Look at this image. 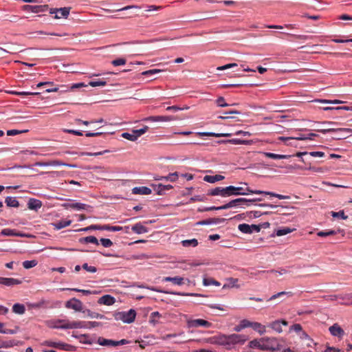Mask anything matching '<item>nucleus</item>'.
<instances>
[{
    "instance_id": "nucleus-18",
    "label": "nucleus",
    "mask_w": 352,
    "mask_h": 352,
    "mask_svg": "<svg viewBox=\"0 0 352 352\" xmlns=\"http://www.w3.org/2000/svg\"><path fill=\"white\" fill-rule=\"evenodd\" d=\"M151 192V189L146 186L134 187L132 189V193L134 195H150Z\"/></svg>"
},
{
    "instance_id": "nucleus-44",
    "label": "nucleus",
    "mask_w": 352,
    "mask_h": 352,
    "mask_svg": "<svg viewBox=\"0 0 352 352\" xmlns=\"http://www.w3.org/2000/svg\"><path fill=\"white\" fill-rule=\"evenodd\" d=\"M80 241L81 242L90 243L98 245V241L97 238L94 236H89L82 238V239H80Z\"/></svg>"
},
{
    "instance_id": "nucleus-7",
    "label": "nucleus",
    "mask_w": 352,
    "mask_h": 352,
    "mask_svg": "<svg viewBox=\"0 0 352 352\" xmlns=\"http://www.w3.org/2000/svg\"><path fill=\"white\" fill-rule=\"evenodd\" d=\"M36 166H64L71 168H76L77 165L64 163L60 160H50L47 162H37L34 164Z\"/></svg>"
},
{
    "instance_id": "nucleus-51",
    "label": "nucleus",
    "mask_w": 352,
    "mask_h": 352,
    "mask_svg": "<svg viewBox=\"0 0 352 352\" xmlns=\"http://www.w3.org/2000/svg\"><path fill=\"white\" fill-rule=\"evenodd\" d=\"M292 232V230L289 228H283L276 231V234L278 236L286 235Z\"/></svg>"
},
{
    "instance_id": "nucleus-10",
    "label": "nucleus",
    "mask_w": 352,
    "mask_h": 352,
    "mask_svg": "<svg viewBox=\"0 0 352 352\" xmlns=\"http://www.w3.org/2000/svg\"><path fill=\"white\" fill-rule=\"evenodd\" d=\"M50 14H55L56 19L67 18L69 14V8H61L50 9Z\"/></svg>"
},
{
    "instance_id": "nucleus-32",
    "label": "nucleus",
    "mask_w": 352,
    "mask_h": 352,
    "mask_svg": "<svg viewBox=\"0 0 352 352\" xmlns=\"http://www.w3.org/2000/svg\"><path fill=\"white\" fill-rule=\"evenodd\" d=\"M5 203L8 207L18 208L20 205L16 197L10 196L6 198Z\"/></svg>"
},
{
    "instance_id": "nucleus-6",
    "label": "nucleus",
    "mask_w": 352,
    "mask_h": 352,
    "mask_svg": "<svg viewBox=\"0 0 352 352\" xmlns=\"http://www.w3.org/2000/svg\"><path fill=\"white\" fill-rule=\"evenodd\" d=\"M262 199L261 198H254L252 199H248L245 198H237L235 199H232L228 203L221 206V208L228 209L237 206H240L243 204H246L248 202H255V201H261Z\"/></svg>"
},
{
    "instance_id": "nucleus-52",
    "label": "nucleus",
    "mask_w": 352,
    "mask_h": 352,
    "mask_svg": "<svg viewBox=\"0 0 352 352\" xmlns=\"http://www.w3.org/2000/svg\"><path fill=\"white\" fill-rule=\"evenodd\" d=\"M101 324L98 322H84V329H91L100 326Z\"/></svg>"
},
{
    "instance_id": "nucleus-5",
    "label": "nucleus",
    "mask_w": 352,
    "mask_h": 352,
    "mask_svg": "<svg viewBox=\"0 0 352 352\" xmlns=\"http://www.w3.org/2000/svg\"><path fill=\"white\" fill-rule=\"evenodd\" d=\"M278 348V342L275 338H261V350L276 351Z\"/></svg>"
},
{
    "instance_id": "nucleus-14",
    "label": "nucleus",
    "mask_w": 352,
    "mask_h": 352,
    "mask_svg": "<svg viewBox=\"0 0 352 352\" xmlns=\"http://www.w3.org/2000/svg\"><path fill=\"white\" fill-rule=\"evenodd\" d=\"M174 118L173 116H149L143 119V121L145 122H169L173 120Z\"/></svg>"
},
{
    "instance_id": "nucleus-39",
    "label": "nucleus",
    "mask_w": 352,
    "mask_h": 352,
    "mask_svg": "<svg viewBox=\"0 0 352 352\" xmlns=\"http://www.w3.org/2000/svg\"><path fill=\"white\" fill-rule=\"evenodd\" d=\"M12 311L16 314L22 315L25 311V307L23 304L16 303L12 306Z\"/></svg>"
},
{
    "instance_id": "nucleus-4",
    "label": "nucleus",
    "mask_w": 352,
    "mask_h": 352,
    "mask_svg": "<svg viewBox=\"0 0 352 352\" xmlns=\"http://www.w3.org/2000/svg\"><path fill=\"white\" fill-rule=\"evenodd\" d=\"M136 312L134 309H130L128 311L117 312L114 314L116 320H122L124 323H131L135 320Z\"/></svg>"
},
{
    "instance_id": "nucleus-30",
    "label": "nucleus",
    "mask_w": 352,
    "mask_h": 352,
    "mask_svg": "<svg viewBox=\"0 0 352 352\" xmlns=\"http://www.w3.org/2000/svg\"><path fill=\"white\" fill-rule=\"evenodd\" d=\"M351 294H345V295H340V296H334L332 300H338L340 299L342 300L341 302V304L343 305H352V300H351Z\"/></svg>"
},
{
    "instance_id": "nucleus-37",
    "label": "nucleus",
    "mask_w": 352,
    "mask_h": 352,
    "mask_svg": "<svg viewBox=\"0 0 352 352\" xmlns=\"http://www.w3.org/2000/svg\"><path fill=\"white\" fill-rule=\"evenodd\" d=\"M203 284L204 286L214 285V286L219 287L221 285V283L219 281L214 280L212 278L206 277V276L204 277V278H203Z\"/></svg>"
},
{
    "instance_id": "nucleus-57",
    "label": "nucleus",
    "mask_w": 352,
    "mask_h": 352,
    "mask_svg": "<svg viewBox=\"0 0 352 352\" xmlns=\"http://www.w3.org/2000/svg\"><path fill=\"white\" fill-rule=\"evenodd\" d=\"M126 59L124 58H118V59H116V60H113L111 63L114 66H120V65H124L126 64Z\"/></svg>"
},
{
    "instance_id": "nucleus-23",
    "label": "nucleus",
    "mask_w": 352,
    "mask_h": 352,
    "mask_svg": "<svg viewBox=\"0 0 352 352\" xmlns=\"http://www.w3.org/2000/svg\"><path fill=\"white\" fill-rule=\"evenodd\" d=\"M166 338H174L175 343H184L188 341L184 333H180L179 334H168L166 336Z\"/></svg>"
},
{
    "instance_id": "nucleus-19",
    "label": "nucleus",
    "mask_w": 352,
    "mask_h": 352,
    "mask_svg": "<svg viewBox=\"0 0 352 352\" xmlns=\"http://www.w3.org/2000/svg\"><path fill=\"white\" fill-rule=\"evenodd\" d=\"M226 221L223 218H211L206 220H203L197 223V225H210V224H218L221 223Z\"/></svg>"
},
{
    "instance_id": "nucleus-47",
    "label": "nucleus",
    "mask_w": 352,
    "mask_h": 352,
    "mask_svg": "<svg viewBox=\"0 0 352 352\" xmlns=\"http://www.w3.org/2000/svg\"><path fill=\"white\" fill-rule=\"evenodd\" d=\"M37 261L36 260L31 261H25L23 262V267L25 269H30L32 267H35L37 265Z\"/></svg>"
},
{
    "instance_id": "nucleus-60",
    "label": "nucleus",
    "mask_w": 352,
    "mask_h": 352,
    "mask_svg": "<svg viewBox=\"0 0 352 352\" xmlns=\"http://www.w3.org/2000/svg\"><path fill=\"white\" fill-rule=\"evenodd\" d=\"M101 244L105 248H109L113 245L112 241L109 239H100Z\"/></svg>"
},
{
    "instance_id": "nucleus-35",
    "label": "nucleus",
    "mask_w": 352,
    "mask_h": 352,
    "mask_svg": "<svg viewBox=\"0 0 352 352\" xmlns=\"http://www.w3.org/2000/svg\"><path fill=\"white\" fill-rule=\"evenodd\" d=\"M71 223H72L71 220L63 219V220H60L58 222L53 223V226L55 229L60 230L62 228H64L69 226Z\"/></svg>"
},
{
    "instance_id": "nucleus-63",
    "label": "nucleus",
    "mask_w": 352,
    "mask_h": 352,
    "mask_svg": "<svg viewBox=\"0 0 352 352\" xmlns=\"http://www.w3.org/2000/svg\"><path fill=\"white\" fill-rule=\"evenodd\" d=\"M287 294H290V292H278L273 296H272L267 300H275L278 297H280L282 296H284V295H286Z\"/></svg>"
},
{
    "instance_id": "nucleus-55",
    "label": "nucleus",
    "mask_w": 352,
    "mask_h": 352,
    "mask_svg": "<svg viewBox=\"0 0 352 352\" xmlns=\"http://www.w3.org/2000/svg\"><path fill=\"white\" fill-rule=\"evenodd\" d=\"M216 104L217 106L221 107H226L229 106L228 103L225 102V99L223 97L220 96L216 100Z\"/></svg>"
},
{
    "instance_id": "nucleus-17",
    "label": "nucleus",
    "mask_w": 352,
    "mask_h": 352,
    "mask_svg": "<svg viewBox=\"0 0 352 352\" xmlns=\"http://www.w3.org/2000/svg\"><path fill=\"white\" fill-rule=\"evenodd\" d=\"M282 325L287 326L288 322L286 320H276L270 323L268 326L277 333H281L283 331Z\"/></svg>"
},
{
    "instance_id": "nucleus-42",
    "label": "nucleus",
    "mask_w": 352,
    "mask_h": 352,
    "mask_svg": "<svg viewBox=\"0 0 352 352\" xmlns=\"http://www.w3.org/2000/svg\"><path fill=\"white\" fill-rule=\"evenodd\" d=\"M182 244L184 247H196L198 245V241L196 239H187L182 241Z\"/></svg>"
},
{
    "instance_id": "nucleus-26",
    "label": "nucleus",
    "mask_w": 352,
    "mask_h": 352,
    "mask_svg": "<svg viewBox=\"0 0 352 352\" xmlns=\"http://www.w3.org/2000/svg\"><path fill=\"white\" fill-rule=\"evenodd\" d=\"M163 281L164 282H172L173 284L176 285H182L184 284V278L180 276H166L163 278Z\"/></svg>"
},
{
    "instance_id": "nucleus-45",
    "label": "nucleus",
    "mask_w": 352,
    "mask_h": 352,
    "mask_svg": "<svg viewBox=\"0 0 352 352\" xmlns=\"http://www.w3.org/2000/svg\"><path fill=\"white\" fill-rule=\"evenodd\" d=\"M340 231V230H338V231H336V230L320 231L317 233V235L318 236H321V237L335 235Z\"/></svg>"
},
{
    "instance_id": "nucleus-20",
    "label": "nucleus",
    "mask_w": 352,
    "mask_h": 352,
    "mask_svg": "<svg viewBox=\"0 0 352 352\" xmlns=\"http://www.w3.org/2000/svg\"><path fill=\"white\" fill-rule=\"evenodd\" d=\"M94 228H97L98 230H107L112 232H118L123 229L121 226H113L110 225H98V226H95Z\"/></svg>"
},
{
    "instance_id": "nucleus-33",
    "label": "nucleus",
    "mask_w": 352,
    "mask_h": 352,
    "mask_svg": "<svg viewBox=\"0 0 352 352\" xmlns=\"http://www.w3.org/2000/svg\"><path fill=\"white\" fill-rule=\"evenodd\" d=\"M45 344L48 346H52V347L58 348V349H65V350H68V347L70 346L69 345L66 344H63L61 342H51V341H46Z\"/></svg>"
},
{
    "instance_id": "nucleus-3",
    "label": "nucleus",
    "mask_w": 352,
    "mask_h": 352,
    "mask_svg": "<svg viewBox=\"0 0 352 352\" xmlns=\"http://www.w3.org/2000/svg\"><path fill=\"white\" fill-rule=\"evenodd\" d=\"M248 340V337L243 334L233 333L228 336H221L220 340L223 344H243Z\"/></svg>"
},
{
    "instance_id": "nucleus-25",
    "label": "nucleus",
    "mask_w": 352,
    "mask_h": 352,
    "mask_svg": "<svg viewBox=\"0 0 352 352\" xmlns=\"http://www.w3.org/2000/svg\"><path fill=\"white\" fill-rule=\"evenodd\" d=\"M42 206V203L40 200L36 199H30L28 203V207L30 210H37Z\"/></svg>"
},
{
    "instance_id": "nucleus-38",
    "label": "nucleus",
    "mask_w": 352,
    "mask_h": 352,
    "mask_svg": "<svg viewBox=\"0 0 352 352\" xmlns=\"http://www.w3.org/2000/svg\"><path fill=\"white\" fill-rule=\"evenodd\" d=\"M66 206L68 208H72V209H75V210H87V208L89 207L87 204H82V203H77V202L76 203H72V204H68Z\"/></svg>"
},
{
    "instance_id": "nucleus-31",
    "label": "nucleus",
    "mask_w": 352,
    "mask_h": 352,
    "mask_svg": "<svg viewBox=\"0 0 352 352\" xmlns=\"http://www.w3.org/2000/svg\"><path fill=\"white\" fill-rule=\"evenodd\" d=\"M131 230L136 234H140L148 232V228L142 226L140 223H136L132 226Z\"/></svg>"
},
{
    "instance_id": "nucleus-21",
    "label": "nucleus",
    "mask_w": 352,
    "mask_h": 352,
    "mask_svg": "<svg viewBox=\"0 0 352 352\" xmlns=\"http://www.w3.org/2000/svg\"><path fill=\"white\" fill-rule=\"evenodd\" d=\"M1 234L3 236H29V235L21 232H16L14 230L6 228L1 230Z\"/></svg>"
},
{
    "instance_id": "nucleus-36",
    "label": "nucleus",
    "mask_w": 352,
    "mask_h": 352,
    "mask_svg": "<svg viewBox=\"0 0 352 352\" xmlns=\"http://www.w3.org/2000/svg\"><path fill=\"white\" fill-rule=\"evenodd\" d=\"M263 155L265 156H266L267 157L272 158V159H274V160L287 159V158L291 157V155H280V154H276V153H267V152L263 153Z\"/></svg>"
},
{
    "instance_id": "nucleus-54",
    "label": "nucleus",
    "mask_w": 352,
    "mask_h": 352,
    "mask_svg": "<svg viewBox=\"0 0 352 352\" xmlns=\"http://www.w3.org/2000/svg\"><path fill=\"white\" fill-rule=\"evenodd\" d=\"M163 71L164 70H162V69H149V70L143 72L142 73V75H143V76L153 75V74H156L160 73Z\"/></svg>"
},
{
    "instance_id": "nucleus-58",
    "label": "nucleus",
    "mask_w": 352,
    "mask_h": 352,
    "mask_svg": "<svg viewBox=\"0 0 352 352\" xmlns=\"http://www.w3.org/2000/svg\"><path fill=\"white\" fill-rule=\"evenodd\" d=\"M82 269L85 270L86 271L91 272V273H95L97 272V269L94 266H89L87 263H84L82 266Z\"/></svg>"
},
{
    "instance_id": "nucleus-16",
    "label": "nucleus",
    "mask_w": 352,
    "mask_h": 352,
    "mask_svg": "<svg viewBox=\"0 0 352 352\" xmlns=\"http://www.w3.org/2000/svg\"><path fill=\"white\" fill-rule=\"evenodd\" d=\"M228 191L226 190V187L222 188V187H216L213 189H211L208 191V195L211 196H217L220 195L223 197H228Z\"/></svg>"
},
{
    "instance_id": "nucleus-8",
    "label": "nucleus",
    "mask_w": 352,
    "mask_h": 352,
    "mask_svg": "<svg viewBox=\"0 0 352 352\" xmlns=\"http://www.w3.org/2000/svg\"><path fill=\"white\" fill-rule=\"evenodd\" d=\"M187 326L188 328H197L199 327L210 328L212 327V324L204 319H189L187 320Z\"/></svg>"
},
{
    "instance_id": "nucleus-41",
    "label": "nucleus",
    "mask_w": 352,
    "mask_h": 352,
    "mask_svg": "<svg viewBox=\"0 0 352 352\" xmlns=\"http://www.w3.org/2000/svg\"><path fill=\"white\" fill-rule=\"evenodd\" d=\"M84 321H69V329H84Z\"/></svg>"
},
{
    "instance_id": "nucleus-48",
    "label": "nucleus",
    "mask_w": 352,
    "mask_h": 352,
    "mask_svg": "<svg viewBox=\"0 0 352 352\" xmlns=\"http://www.w3.org/2000/svg\"><path fill=\"white\" fill-rule=\"evenodd\" d=\"M178 176H179L178 173L175 172L173 173H170L168 176L163 177V178H164V180H166V181L175 182L177 179Z\"/></svg>"
},
{
    "instance_id": "nucleus-29",
    "label": "nucleus",
    "mask_w": 352,
    "mask_h": 352,
    "mask_svg": "<svg viewBox=\"0 0 352 352\" xmlns=\"http://www.w3.org/2000/svg\"><path fill=\"white\" fill-rule=\"evenodd\" d=\"M136 130L134 129V130H132L131 133H128V132H124L121 134V136L123 138H125L128 140H130V141H132V142H135L136 141L139 137V135H138L136 133Z\"/></svg>"
},
{
    "instance_id": "nucleus-64",
    "label": "nucleus",
    "mask_w": 352,
    "mask_h": 352,
    "mask_svg": "<svg viewBox=\"0 0 352 352\" xmlns=\"http://www.w3.org/2000/svg\"><path fill=\"white\" fill-rule=\"evenodd\" d=\"M136 130V132L135 133L139 135V137H140L141 135H142L143 134H144L148 130V126H144L143 128L142 129H135Z\"/></svg>"
},
{
    "instance_id": "nucleus-62",
    "label": "nucleus",
    "mask_w": 352,
    "mask_h": 352,
    "mask_svg": "<svg viewBox=\"0 0 352 352\" xmlns=\"http://www.w3.org/2000/svg\"><path fill=\"white\" fill-rule=\"evenodd\" d=\"M252 322H250L247 319H243V320H241V322H240V323L241 324L242 327L243 329L248 328V327H251Z\"/></svg>"
},
{
    "instance_id": "nucleus-34",
    "label": "nucleus",
    "mask_w": 352,
    "mask_h": 352,
    "mask_svg": "<svg viewBox=\"0 0 352 352\" xmlns=\"http://www.w3.org/2000/svg\"><path fill=\"white\" fill-rule=\"evenodd\" d=\"M251 328L257 331L260 335H263L266 331L265 326L259 322H253Z\"/></svg>"
},
{
    "instance_id": "nucleus-1",
    "label": "nucleus",
    "mask_w": 352,
    "mask_h": 352,
    "mask_svg": "<svg viewBox=\"0 0 352 352\" xmlns=\"http://www.w3.org/2000/svg\"><path fill=\"white\" fill-rule=\"evenodd\" d=\"M226 190L228 191V197L230 196H238V195H246L248 194H256V195H267L272 197L278 198L279 199H288L289 196L282 195L269 191H263L260 190H252L250 188L236 187L234 186H226Z\"/></svg>"
},
{
    "instance_id": "nucleus-12",
    "label": "nucleus",
    "mask_w": 352,
    "mask_h": 352,
    "mask_svg": "<svg viewBox=\"0 0 352 352\" xmlns=\"http://www.w3.org/2000/svg\"><path fill=\"white\" fill-rule=\"evenodd\" d=\"M329 331L333 336L340 338H342L344 335V330L338 323H335L332 326L329 327Z\"/></svg>"
},
{
    "instance_id": "nucleus-50",
    "label": "nucleus",
    "mask_w": 352,
    "mask_h": 352,
    "mask_svg": "<svg viewBox=\"0 0 352 352\" xmlns=\"http://www.w3.org/2000/svg\"><path fill=\"white\" fill-rule=\"evenodd\" d=\"M229 284L228 285H224L223 286V289L227 288V287H239V285H236V283L238 282L237 278H231L228 280Z\"/></svg>"
},
{
    "instance_id": "nucleus-40",
    "label": "nucleus",
    "mask_w": 352,
    "mask_h": 352,
    "mask_svg": "<svg viewBox=\"0 0 352 352\" xmlns=\"http://www.w3.org/2000/svg\"><path fill=\"white\" fill-rule=\"evenodd\" d=\"M98 343L102 346H115V341L114 340L105 339L103 338H99L98 340Z\"/></svg>"
},
{
    "instance_id": "nucleus-53",
    "label": "nucleus",
    "mask_w": 352,
    "mask_h": 352,
    "mask_svg": "<svg viewBox=\"0 0 352 352\" xmlns=\"http://www.w3.org/2000/svg\"><path fill=\"white\" fill-rule=\"evenodd\" d=\"M331 216L333 217H340L342 219H346L348 216L344 214V210H340L339 212H331Z\"/></svg>"
},
{
    "instance_id": "nucleus-56",
    "label": "nucleus",
    "mask_w": 352,
    "mask_h": 352,
    "mask_svg": "<svg viewBox=\"0 0 352 352\" xmlns=\"http://www.w3.org/2000/svg\"><path fill=\"white\" fill-rule=\"evenodd\" d=\"M250 346L261 349V339L252 340L250 342Z\"/></svg>"
},
{
    "instance_id": "nucleus-2",
    "label": "nucleus",
    "mask_w": 352,
    "mask_h": 352,
    "mask_svg": "<svg viewBox=\"0 0 352 352\" xmlns=\"http://www.w3.org/2000/svg\"><path fill=\"white\" fill-rule=\"evenodd\" d=\"M315 131L320 132L323 134L329 132L338 133V136L333 138L335 140H342L347 138L352 134V129L350 128H325V129H316Z\"/></svg>"
},
{
    "instance_id": "nucleus-49",
    "label": "nucleus",
    "mask_w": 352,
    "mask_h": 352,
    "mask_svg": "<svg viewBox=\"0 0 352 352\" xmlns=\"http://www.w3.org/2000/svg\"><path fill=\"white\" fill-rule=\"evenodd\" d=\"M107 82L105 80H92L89 82V85L91 87H98V86H104L106 85Z\"/></svg>"
},
{
    "instance_id": "nucleus-11",
    "label": "nucleus",
    "mask_w": 352,
    "mask_h": 352,
    "mask_svg": "<svg viewBox=\"0 0 352 352\" xmlns=\"http://www.w3.org/2000/svg\"><path fill=\"white\" fill-rule=\"evenodd\" d=\"M65 307L80 311L82 309V303L80 300L73 298L66 302Z\"/></svg>"
},
{
    "instance_id": "nucleus-46",
    "label": "nucleus",
    "mask_w": 352,
    "mask_h": 352,
    "mask_svg": "<svg viewBox=\"0 0 352 352\" xmlns=\"http://www.w3.org/2000/svg\"><path fill=\"white\" fill-rule=\"evenodd\" d=\"M87 316L90 317L91 318H96V319H107V318L102 314H100L96 312H93L90 310H87Z\"/></svg>"
},
{
    "instance_id": "nucleus-61",
    "label": "nucleus",
    "mask_w": 352,
    "mask_h": 352,
    "mask_svg": "<svg viewBox=\"0 0 352 352\" xmlns=\"http://www.w3.org/2000/svg\"><path fill=\"white\" fill-rule=\"evenodd\" d=\"M26 131H28V130L19 131L16 129H12V130L7 131V135L9 136L15 135L20 134L21 133L26 132Z\"/></svg>"
},
{
    "instance_id": "nucleus-59",
    "label": "nucleus",
    "mask_w": 352,
    "mask_h": 352,
    "mask_svg": "<svg viewBox=\"0 0 352 352\" xmlns=\"http://www.w3.org/2000/svg\"><path fill=\"white\" fill-rule=\"evenodd\" d=\"M237 67V64L236 63H229V64H227V65H223V66H219L217 68V70H219V71H222V70H225V69H230V68H232V67Z\"/></svg>"
},
{
    "instance_id": "nucleus-15",
    "label": "nucleus",
    "mask_w": 352,
    "mask_h": 352,
    "mask_svg": "<svg viewBox=\"0 0 352 352\" xmlns=\"http://www.w3.org/2000/svg\"><path fill=\"white\" fill-rule=\"evenodd\" d=\"M218 142L219 144L230 143V144H233L250 145L253 143V141L234 138V139H230V140H221V141H219Z\"/></svg>"
},
{
    "instance_id": "nucleus-13",
    "label": "nucleus",
    "mask_w": 352,
    "mask_h": 352,
    "mask_svg": "<svg viewBox=\"0 0 352 352\" xmlns=\"http://www.w3.org/2000/svg\"><path fill=\"white\" fill-rule=\"evenodd\" d=\"M21 283L22 281L19 279L0 277V285H3L7 287H13L14 285H19Z\"/></svg>"
},
{
    "instance_id": "nucleus-27",
    "label": "nucleus",
    "mask_w": 352,
    "mask_h": 352,
    "mask_svg": "<svg viewBox=\"0 0 352 352\" xmlns=\"http://www.w3.org/2000/svg\"><path fill=\"white\" fill-rule=\"evenodd\" d=\"M199 136L200 137H204V136H212V137H216V138H220V137H230L231 136V133H214V132H198L197 133Z\"/></svg>"
},
{
    "instance_id": "nucleus-28",
    "label": "nucleus",
    "mask_w": 352,
    "mask_h": 352,
    "mask_svg": "<svg viewBox=\"0 0 352 352\" xmlns=\"http://www.w3.org/2000/svg\"><path fill=\"white\" fill-rule=\"evenodd\" d=\"M225 178L224 176L221 175H205L204 177V181L207 182L208 183H215L219 181H221Z\"/></svg>"
},
{
    "instance_id": "nucleus-24",
    "label": "nucleus",
    "mask_w": 352,
    "mask_h": 352,
    "mask_svg": "<svg viewBox=\"0 0 352 352\" xmlns=\"http://www.w3.org/2000/svg\"><path fill=\"white\" fill-rule=\"evenodd\" d=\"M154 190L157 192L158 195H164L166 190H169L173 188V186L168 184L164 185L159 184L157 185H153Z\"/></svg>"
},
{
    "instance_id": "nucleus-9",
    "label": "nucleus",
    "mask_w": 352,
    "mask_h": 352,
    "mask_svg": "<svg viewBox=\"0 0 352 352\" xmlns=\"http://www.w3.org/2000/svg\"><path fill=\"white\" fill-rule=\"evenodd\" d=\"M23 10L26 12H31L34 13L44 12L48 10L47 5L41 6H31L25 5L23 6Z\"/></svg>"
},
{
    "instance_id": "nucleus-43",
    "label": "nucleus",
    "mask_w": 352,
    "mask_h": 352,
    "mask_svg": "<svg viewBox=\"0 0 352 352\" xmlns=\"http://www.w3.org/2000/svg\"><path fill=\"white\" fill-rule=\"evenodd\" d=\"M238 228L243 233H245V234H251L252 233L250 225H248L246 223L239 224L238 226Z\"/></svg>"
},
{
    "instance_id": "nucleus-22",
    "label": "nucleus",
    "mask_w": 352,
    "mask_h": 352,
    "mask_svg": "<svg viewBox=\"0 0 352 352\" xmlns=\"http://www.w3.org/2000/svg\"><path fill=\"white\" fill-rule=\"evenodd\" d=\"M98 302L100 305H111L115 302V298L110 295H104L98 299Z\"/></svg>"
}]
</instances>
